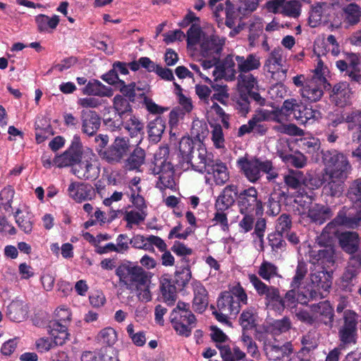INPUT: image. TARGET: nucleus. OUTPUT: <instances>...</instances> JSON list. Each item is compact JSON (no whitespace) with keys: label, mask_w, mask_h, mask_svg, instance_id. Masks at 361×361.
I'll use <instances>...</instances> for the list:
<instances>
[{"label":"nucleus","mask_w":361,"mask_h":361,"mask_svg":"<svg viewBox=\"0 0 361 361\" xmlns=\"http://www.w3.org/2000/svg\"><path fill=\"white\" fill-rule=\"evenodd\" d=\"M116 275L118 277L121 286L131 292H135L140 301L148 302L152 300L149 290L152 274L143 267L130 261L120 264L116 269Z\"/></svg>","instance_id":"nucleus-1"},{"label":"nucleus","mask_w":361,"mask_h":361,"mask_svg":"<svg viewBox=\"0 0 361 361\" xmlns=\"http://www.w3.org/2000/svg\"><path fill=\"white\" fill-rule=\"evenodd\" d=\"M109 137L107 135H96L94 142L96 150L100 158L111 165L121 164L127 158L132 149L130 140L127 137L117 136L108 145Z\"/></svg>","instance_id":"nucleus-2"},{"label":"nucleus","mask_w":361,"mask_h":361,"mask_svg":"<svg viewBox=\"0 0 361 361\" xmlns=\"http://www.w3.org/2000/svg\"><path fill=\"white\" fill-rule=\"evenodd\" d=\"M245 177L252 183L259 181L262 174H266L268 181L274 180L279 176L276 168L271 160L254 157L251 159L241 157L237 161Z\"/></svg>","instance_id":"nucleus-3"},{"label":"nucleus","mask_w":361,"mask_h":361,"mask_svg":"<svg viewBox=\"0 0 361 361\" xmlns=\"http://www.w3.org/2000/svg\"><path fill=\"white\" fill-rule=\"evenodd\" d=\"M212 153H208L205 146L199 144L197 159L195 161V171L212 174L216 185H222L228 180V173L225 164L219 159L214 161Z\"/></svg>","instance_id":"nucleus-4"},{"label":"nucleus","mask_w":361,"mask_h":361,"mask_svg":"<svg viewBox=\"0 0 361 361\" xmlns=\"http://www.w3.org/2000/svg\"><path fill=\"white\" fill-rule=\"evenodd\" d=\"M347 197L357 207L356 216H346L345 214L338 213L336 217L326 225V228L331 229L336 226L354 228L361 223V178L354 180L350 183L348 189Z\"/></svg>","instance_id":"nucleus-5"},{"label":"nucleus","mask_w":361,"mask_h":361,"mask_svg":"<svg viewBox=\"0 0 361 361\" xmlns=\"http://www.w3.org/2000/svg\"><path fill=\"white\" fill-rule=\"evenodd\" d=\"M169 320L176 334L186 338L191 335L197 324V319L190 310V303L182 301H178L171 311Z\"/></svg>","instance_id":"nucleus-6"},{"label":"nucleus","mask_w":361,"mask_h":361,"mask_svg":"<svg viewBox=\"0 0 361 361\" xmlns=\"http://www.w3.org/2000/svg\"><path fill=\"white\" fill-rule=\"evenodd\" d=\"M248 297L240 283L228 287V290L221 292L217 299V308L219 311L227 312L237 315L243 305L247 304Z\"/></svg>","instance_id":"nucleus-7"},{"label":"nucleus","mask_w":361,"mask_h":361,"mask_svg":"<svg viewBox=\"0 0 361 361\" xmlns=\"http://www.w3.org/2000/svg\"><path fill=\"white\" fill-rule=\"evenodd\" d=\"M325 173L331 178H347L351 170L347 157L336 149L322 151Z\"/></svg>","instance_id":"nucleus-8"},{"label":"nucleus","mask_w":361,"mask_h":361,"mask_svg":"<svg viewBox=\"0 0 361 361\" xmlns=\"http://www.w3.org/2000/svg\"><path fill=\"white\" fill-rule=\"evenodd\" d=\"M248 279L257 295L264 298L268 309L279 312L285 310L284 301L277 287L266 284L255 274H249Z\"/></svg>","instance_id":"nucleus-9"},{"label":"nucleus","mask_w":361,"mask_h":361,"mask_svg":"<svg viewBox=\"0 0 361 361\" xmlns=\"http://www.w3.org/2000/svg\"><path fill=\"white\" fill-rule=\"evenodd\" d=\"M357 319L358 315L355 311L346 310L344 311L342 317L336 320L335 326L338 329L340 348H344L348 345L356 343Z\"/></svg>","instance_id":"nucleus-10"},{"label":"nucleus","mask_w":361,"mask_h":361,"mask_svg":"<svg viewBox=\"0 0 361 361\" xmlns=\"http://www.w3.org/2000/svg\"><path fill=\"white\" fill-rule=\"evenodd\" d=\"M236 204L240 213L254 212L256 216L263 214L264 204L254 186L238 190Z\"/></svg>","instance_id":"nucleus-11"},{"label":"nucleus","mask_w":361,"mask_h":361,"mask_svg":"<svg viewBox=\"0 0 361 361\" xmlns=\"http://www.w3.org/2000/svg\"><path fill=\"white\" fill-rule=\"evenodd\" d=\"M71 320V312L65 307L55 310V319L50 321L49 332L56 345H63L68 338V324Z\"/></svg>","instance_id":"nucleus-12"},{"label":"nucleus","mask_w":361,"mask_h":361,"mask_svg":"<svg viewBox=\"0 0 361 361\" xmlns=\"http://www.w3.org/2000/svg\"><path fill=\"white\" fill-rule=\"evenodd\" d=\"M331 22L333 25H338L341 23L335 7L326 3H318L312 6L308 18V23L312 27H316L322 22Z\"/></svg>","instance_id":"nucleus-13"},{"label":"nucleus","mask_w":361,"mask_h":361,"mask_svg":"<svg viewBox=\"0 0 361 361\" xmlns=\"http://www.w3.org/2000/svg\"><path fill=\"white\" fill-rule=\"evenodd\" d=\"M83 146L80 137L75 135L68 149L59 155H56L53 163L59 168L78 165L82 161Z\"/></svg>","instance_id":"nucleus-14"},{"label":"nucleus","mask_w":361,"mask_h":361,"mask_svg":"<svg viewBox=\"0 0 361 361\" xmlns=\"http://www.w3.org/2000/svg\"><path fill=\"white\" fill-rule=\"evenodd\" d=\"M267 118L263 109H257L247 123L243 124L239 128L238 135L242 137L251 133L258 136L265 135L269 129V126L265 123L267 122Z\"/></svg>","instance_id":"nucleus-15"},{"label":"nucleus","mask_w":361,"mask_h":361,"mask_svg":"<svg viewBox=\"0 0 361 361\" xmlns=\"http://www.w3.org/2000/svg\"><path fill=\"white\" fill-rule=\"evenodd\" d=\"M283 109L286 115H293V117L300 124H305L315 118L316 111L295 99H286L283 103Z\"/></svg>","instance_id":"nucleus-16"},{"label":"nucleus","mask_w":361,"mask_h":361,"mask_svg":"<svg viewBox=\"0 0 361 361\" xmlns=\"http://www.w3.org/2000/svg\"><path fill=\"white\" fill-rule=\"evenodd\" d=\"M154 175H159V180L166 188H171L174 185L173 167L171 162L162 157H154V166L151 169Z\"/></svg>","instance_id":"nucleus-17"},{"label":"nucleus","mask_w":361,"mask_h":361,"mask_svg":"<svg viewBox=\"0 0 361 361\" xmlns=\"http://www.w3.org/2000/svg\"><path fill=\"white\" fill-rule=\"evenodd\" d=\"M198 139L197 142H195L190 137H183L179 142V152L183 162L190 164L195 170V161L197 159V149L200 142V134L197 132L195 134Z\"/></svg>","instance_id":"nucleus-18"},{"label":"nucleus","mask_w":361,"mask_h":361,"mask_svg":"<svg viewBox=\"0 0 361 361\" xmlns=\"http://www.w3.org/2000/svg\"><path fill=\"white\" fill-rule=\"evenodd\" d=\"M226 38L216 35L204 36L200 44V54L203 57L214 56L220 59Z\"/></svg>","instance_id":"nucleus-19"},{"label":"nucleus","mask_w":361,"mask_h":361,"mask_svg":"<svg viewBox=\"0 0 361 361\" xmlns=\"http://www.w3.org/2000/svg\"><path fill=\"white\" fill-rule=\"evenodd\" d=\"M130 244L135 249L144 250L150 252H154V246H156L159 251H164L167 245L160 237L150 235L145 237L142 235H135L130 240Z\"/></svg>","instance_id":"nucleus-20"},{"label":"nucleus","mask_w":361,"mask_h":361,"mask_svg":"<svg viewBox=\"0 0 361 361\" xmlns=\"http://www.w3.org/2000/svg\"><path fill=\"white\" fill-rule=\"evenodd\" d=\"M353 97L352 88L347 82L336 83L330 94V100L336 106L343 108L351 104Z\"/></svg>","instance_id":"nucleus-21"},{"label":"nucleus","mask_w":361,"mask_h":361,"mask_svg":"<svg viewBox=\"0 0 361 361\" xmlns=\"http://www.w3.org/2000/svg\"><path fill=\"white\" fill-rule=\"evenodd\" d=\"M355 261L357 266L348 265L342 275L341 288L345 292H352L354 286L358 283L360 266L361 265V255H354L350 258Z\"/></svg>","instance_id":"nucleus-22"},{"label":"nucleus","mask_w":361,"mask_h":361,"mask_svg":"<svg viewBox=\"0 0 361 361\" xmlns=\"http://www.w3.org/2000/svg\"><path fill=\"white\" fill-rule=\"evenodd\" d=\"M360 60L357 55L350 54L347 57V61L338 60L336 62V67L341 71L345 72L352 81L360 82L361 74L360 68Z\"/></svg>","instance_id":"nucleus-23"},{"label":"nucleus","mask_w":361,"mask_h":361,"mask_svg":"<svg viewBox=\"0 0 361 361\" xmlns=\"http://www.w3.org/2000/svg\"><path fill=\"white\" fill-rule=\"evenodd\" d=\"M310 308L315 317V320L320 321L329 327H333L334 310L329 301L324 300L312 304Z\"/></svg>","instance_id":"nucleus-24"},{"label":"nucleus","mask_w":361,"mask_h":361,"mask_svg":"<svg viewBox=\"0 0 361 361\" xmlns=\"http://www.w3.org/2000/svg\"><path fill=\"white\" fill-rule=\"evenodd\" d=\"M69 196L75 202H82L95 197V191L90 184L71 183L68 188Z\"/></svg>","instance_id":"nucleus-25"},{"label":"nucleus","mask_w":361,"mask_h":361,"mask_svg":"<svg viewBox=\"0 0 361 361\" xmlns=\"http://www.w3.org/2000/svg\"><path fill=\"white\" fill-rule=\"evenodd\" d=\"M81 130L88 135H94L101 126V118L94 111H82L81 112Z\"/></svg>","instance_id":"nucleus-26"},{"label":"nucleus","mask_w":361,"mask_h":361,"mask_svg":"<svg viewBox=\"0 0 361 361\" xmlns=\"http://www.w3.org/2000/svg\"><path fill=\"white\" fill-rule=\"evenodd\" d=\"M238 186L234 184L226 185L215 202L216 210H227L235 202H237Z\"/></svg>","instance_id":"nucleus-27"},{"label":"nucleus","mask_w":361,"mask_h":361,"mask_svg":"<svg viewBox=\"0 0 361 361\" xmlns=\"http://www.w3.org/2000/svg\"><path fill=\"white\" fill-rule=\"evenodd\" d=\"M319 81L314 79L307 80L302 88L300 89L302 98L310 102H316L324 95V89H326Z\"/></svg>","instance_id":"nucleus-28"},{"label":"nucleus","mask_w":361,"mask_h":361,"mask_svg":"<svg viewBox=\"0 0 361 361\" xmlns=\"http://www.w3.org/2000/svg\"><path fill=\"white\" fill-rule=\"evenodd\" d=\"M193 293L192 308L196 312L202 313L209 304L208 292L200 282H195L193 284Z\"/></svg>","instance_id":"nucleus-29"},{"label":"nucleus","mask_w":361,"mask_h":361,"mask_svg":"<svg viewBox=\"0 0 361 361\" xmlns=\"http://www.w3.org/2000/svg\"><path fill=\"white\" fill-rule=\"evenodd\" d=\"M307 216L311 221L322 225L332 216L331 208L324 204L314 203L311 204L307 211Z\"/></svg>","instance_id":"nucleus-30"},{"label":"nucleus","mask_w":361,"mask_h":361,"mask_svg":"<svg viewBox=\"0 0 361 361\" xmlns=\"http://www.w3.org/2000/svg\"><path fill=\"white\" fill-rule=\"evenodd\" d=\"M338 240L340 246L346 253L354 255L360 248V238L356 232L341 233Z\"/></svg>","instance_id":"nucleus-31"},{"label":"nucleus","mask_w":361,"mask_h":361,"mask_svg":"<svg viewBox=\"0 0 361 361\" xmlns=\"http://www.w3.org/2000/svg\"><path fill=\"white\" fill-rule=\"evenodd\" d=\"M160 291L164 302L173 305L177 299L178 287L171 279L162 276L160 280Z\"/></svg>","instance_id":"nucleus-32"},{"label":"nucleus","mask_w":361,"mask_h":361,"mask_svg":"<svg viewBox=\"0 0 361 361\" xmlns=\"http://www.w3.org/2000/svg\"><path fill=\"white\" fill-rule=\"evenodd\" d=\"M82 92L85 95H92L101 97H110L113 95V90L111 87L104 85L99 80L96 79L89 80L86 85L82 89Z\"/></svg>","instance_id":"nucleus-33"},{"label":"nucleus","mask_w":361,"mask_h":361,"mask_svg":"<svg viewBox=\"0 0 361 361\" xmlns=\"http://www.w3.org/2000/svg\"><path fill=\"white\" fill-rule=\"evenodd\" d=\"M293 345L290 342H286L283 345L269 344L265 348L266 355L269 360H280L289 356L293 353Z\"/></svg>","instance_id":"nucleus-34"},{"label":"nucleus","mask_w":361,"mask_h":361,"mask_svg":"<svg viewBox=\"0 0 361 361\" xmlns=\"http://www.w3.org/2000/svg\"><path fill=\"white\" fill-rule=\"evenodd\" d=\"M73 173L80 179L94 180L98 177L99 170L90 160L85 159L73 169Z\"/></svg>","instance_id":"nucleus-35"},{"label":"nucleus","mask_w":361,"mask_h":361,"mask_svg":"<svg viewBox=\"0 0 361 361\" xmlns=\"http://www.w3.org/2000/svg\"><path fill=\"white\" fill-rule=\"evenodd\" d=\"M235 59L237 62L238 70L241 73H247L257 70L261 66L259 57L255 54H250L247 57L236 56Z\"/></svg>","instance_id":"nucleus-36"},{"label":"nucleus","mask_w":361,"mask_h":361,"mask_svg":"<svg viewBox=\"0 0 361 361\" xmlns=\"http://www.w3.org/2000/svg\"><path fill=\"white\" fill-rule=\"evenodd\" d=\"M35 20L38 32L51 33L59 24L60 18L57 15L49 17L44 14H39L35 16Z\"/></svg>","instance_id":"nucleus-37"},{"label":"nucleus","mask_w":361,"mask_h":361,"mask_svg":"<svg viewBox=\"0 0 361 361\" xmlns=\"http://www.w3.org/2000/svg\"><path fill=\"white\" fill-rule=\"evenodd\" d=\"M145 152L140 147H136L123 161L124 166L130 171L138 169L145 162Z\"/></svg>","instance_id":"nucleus-38"},{"label":"nucleus","mask_w":361,"mask_h":361,"mask_svg":"<svg viewBox=\"0 0 361 361\" xmlns=\"http://www.w3.org/2000/svg\"><path fill=\"white\" fill-rule=\"evenodd\" d=\"M166 128L164 119L157 116L154 120L150 121L147 125V133L149 140L154 143L159 142Z\"/></svg>","instance_id":"nucleus-39"},{"label":"nucleus","mask_w":361,"mask_h":361,"mask_svg":"<svg viewBox=\"0 0 361 361\" xmlns=\"http://www.w3.org/2000/svg\"><path fill=\"white\" fill-rule=\"evenodd\" d=\"M311 281L318 290L329 292L332 284V276L327 271H318L311 274Z\"/></svg>","instance_id":"nucleus-40"},{"label":"nucleus","mask_w":361,"mask_h":361,"mask_svg":"<svg viewBox=\"0 0 361 361\" xmlns=\"http://www.w3.org/2000/svg\"><path fill=\"white\" fill-rule=\"evenodd\" d=\"M282 49L274 48L266 59L264 69L272 75L279 72L282 68Z\"/></svg>","instance_id":"nucleus-41"},{"label":"nucleus","mask_w":361,"mask_h":361,"mask_svg":"<svg viewBox=\"0 0 361 361\" xmlns=\"http://www.w3.org/2000/svg\"><path fill=\"white\" fill-rule=\"evenodd\" d=\"M26 314L27 310L20 301H12L7 306L6 315L13 322H22L25 319Z\"/></svg>","instance_id":"nucleus-42"},{"label":"nucleus","mask_w":361,"mask_h":361,"mask_svg":"<svg viewBox=\"0 0 361 361\" xmlns=\"http://www.w3.org/2000/svg\"><path fill=\"white\" fill-rule=\"evenodd\" d=\"M216 346L219 348L224 361L243 360L246 356L245 353L238 346H235L233 350H231V348L228 345H216Z\"/></svg>","instance_id":"nucleus-43"},{"label":"nucleus","mask_w":361,"mask_h":361,"mask_svg":"<svg viewBox=\"0 0 361 361\" xmlns=\"http://www.w3.org/2000/svg\"><path fill=\"white\" fill-rule=\"evenodd\" d=\"M257 274L259 278L261 277L266 281H270L272 279L281 277L278 267L275 264L265 259L259 265Z\"/></svg>","instance_id":"nucleus-44"},{"label":"nucleus","mask_w":361,"mask_h":361,"mask_svg":"<svg viewBox=\"0 0 361 361\" xmlns=\"http://www.w3.org/2000/svg\"><path fill=\"white\" fill-rule=\"evenodd\" d=\"M348 129L355 130L353 134L354 142H361V112L353 111L346 116Z\"/></svg>","instance_id":"nucleus-45"},{"label":"nucleus","mask_w":361,"mask_h":361,"mask_svg":"<svg viewBox=\"0 0 361 361\" xmlns=\"http://www.w3.org/2000/svg\"><path fill=\"white\" fill-rule=\"evenodd\" d=\"M103 122L105 126L111 131L120 129L124 123L123 117L112 110L111 107L107 109V112L104 113Z\"/></svg>","instance_id":"nucleus-46"},{"label":"nucleus","mask_w":361,"mask_h":361,"mask_svg":"<svg viewBox=\"0 0 361 361\" xmlns=\"http://www.w3.org/2000/svg\"><path fill=\"white\" fill-rule=\"evenodd\" d=\"M300 147L309 155L313 157L318 154L321 148V142L317 137H303L300 140Z\"/></svg>","instance_id":"nucleus-47"},{"label":"nucleus","mask_w":361,"mask_h":361,"mask_svg":"<svg viewBox=\"0 0 361 361\" xmlns=\"http://www.w3.org/2000/svg\"><path fill=\"white\" fill-rule=\"evenodd\" d=\"M347 178H331L329 177L327 184L324 189L326 194L331 197H339L344 189V182Z\"/></svg>","instance_id":"nucleus-48"},{"label":"nucleus","mask_w":361,"mask_h":361,"mask_svg":"<svg viewBox=\"0 0 361 361\" xmlns=\"http://www.w3.org/2000/svg\"><path fill=\"white\" fill-rule=\"evenodd\" d=\"M239 323L243 331L252 330L256 328V318L252 308H247L243 311L239 318Z\"/></svg>","instance_id":"nucleus-49"},{"label":"nucleus","mask_w":361,"mask_h":361,"mask_svg":"<svg viewBox=\"0 0 361 361\" xmlns=\"http://www.w3.org/2000/svg\"><path fill=\"white\" fill-rule=\"evenodd\" d=\"M131 102L120 94H116L113 99L112 110L123 117L124 115L132 112Z\"/></svg>","instance_id":"nucleus-50"},{"label":"nucleus","mask_w":361,"mask_h":361,"mask_svg":"<svg viewBox=\"0 0 361 361\" xmlns=\"http://www.w3.org/2000/svg\"><path fill=\"white\" fill-rule=\"evenodd\" d=\"M15 195V190L11 185L4 188L0 191V209H3L5 212H11L12 202Z\"/></svg>","instance_id":"nucleus-51"},{"label":"nucleus","mask_w":361,"mask_h":361,"mask_svg":"<svg viewBox=\"0 0 361 361\" xmlns=\"http://www.w3.org/2000/svg\"><path fill=\"white\" fill-rule=\"evenodd\" d=\"M303 172L299 170L290 169L284 176V183L291 189L296 190L302 185Z\"/></svg>","instance_id":"nucleus-52"},{"label":"nucleus","mask_w":361,"mask_h":361,"mask_svg":"<svg viewBox=\"0 0 361 361\" xmlns=\"http://www.w3.org/2000/svg\"><path fill=\"white\" fill-rule=\"evenodd\" d=\"M97 341L102 345L112 346L117 341L116 331L111 327H106L99 331Z\"/></svg>","instance_id":"nucleus-53"},{"label":"nucleus","mask_w":361,"mask_h":361,"mask_svg":"<svg viewBox=\"0 0 361 361\" xmlns=\"http://www.w3.org/2000/svg\"><path fill=\"white\" fill-rule=\"evenodd\" d=\"M243 218L238 222L240 231L243 233L250 232L255 229L257 219L254 212L240 213Z\"/></svg>","instance_id":"nucleus-54"},{"label":"nucleus","mask_w":361,"mask_h":361,"mask_svg":"<svg viewBox=\"0 0 361 361\" xmlns=\"http://www.w3.org/2000/svg\"><path fill=\"white\" fill-rule=\"evenodd\" d=\"M267 239L272 252H279L286 250V243L284 240V234L274 231L268 235Z\"/></svg>","instance_id":"nucleus-55"},{"label":"nucleus","mask_w":361,"mask_h":361,"mask_svg":"<svg viewBox=\"0 0 361 361\" xmlns=\"http://www.w3.org/2000/svg\"><path fill=\"white\" fill-rule=\"evenodd\" d=\"M124 127L128 130L131 137L144 133L143 123L132 114H130V118L125 122Z\"/></svg>","instance_id":"nucleus-56"},{"label":"nucleus","mask_w":361,"mask_h":361,"mask_svg":"<svg viewBox=\"0 0 361 361\" xmlns=\"http://www.w3.org/2000/svg\"><path fill=\"white\" fill-rule=\"evenodd\" d=\"M345 19L350 25L357 24L361 17V8L355 3L347 5L343 9Z\"/></svg>","instance_id":"nucleus-57"},{"label":"nucleus","mask_w":361,"mask_h":361,"mask_svg":"<svg viewBox=\"0 0 361 361\" xmlns=\"http://www.w3.org/2000/svg\"><path fill=\"white\" fill-rule=\"evenodd\" d=\"M190 268L183 267L175 272L174 279H172L179 290H182L191 279Z\"/></svg>","instance_id":"nucleus-58"},{"label":"nucleus","mask_w":361,"mask_h":361,"mask_svg":"<svg viewBox=\"0 0 361 361\" xmlns=\"http://www.w3.org/2000/svg\"><path fill=\"white\" fill-rule=\"evenodd\" d=\"M238 84L240 85L239 92L242 91L247 92L253 90V88L257 84V80L252 74L241 73L238 77Z\"/></svg>","instance_id":"nucleus-59"},{"label":"nucleus","mask_w":361,"mask_h":361,"mask_svg":"<svg viewBox=\"0 0 361 361\" xmlns=\"http://www.w3.org/2000/svg\"><path fill=\"white\" fill-rule=\"evenodd\" d=\"M283 161L288 166L297 169L304 167L307 164V159L302 153L288 154L282 157Z\"/></svg>","instance_id":"nucleus-60"},{"label":"nucleus","mask_w":361,"mask_h":361,"mask_svg":"<svg viewBox=\"0 0 361 361\" xmlns=\"http://www.w3.org/2000/svg\"><path fill=\"white\" fill-rule=\"evenodd\" d=\"M113 354V350L107 348H102L99 351H85L82 353L81 361H103L104 356Z\"/></svg>","instance_id":"nucleus-61"},{"label":"nucleus","mask_w":361,"mask_h":361,"mask_svg":"<svg viewBox=\"0 0 361 361\" xmlns=\"http://www.w3.org/2000/svg\"><path fill=\"white\" fill-rule=\"evenodd\" d=\"M119 90L122 93L121 96L130 100L131 102H135L136 90H140V88L137 87L135 82H131L126 85L123 80H119Z\"/></svg>","instance_id":"nucleus-62"},{"label":"nucleus","mask_w":361,"mask_h":361,"mask_svg":"<svg viewBox=\"0 0 361 361\" xmlns=\"http://www.w3.org/2000/svg\"><path fill=\"white\" fill-rule=\"evenodd\" d=\"M267 229V220L265 218L259 217L257 219L256 227L252 233L253 237H256L259 240V245L262 250H264V235Z\"/></svg>","instance_id":"nucleus-63"},{"label":"nucleus","mask_w":361,"mask_h":361,"mask_svg":"<svg viewBox=\"0 0 361 361\" xmlns=\"http://www.w3.org/2000/svg\"><path fill=\"white\" fill-rule=\"evenodd\" d=\"M126 331L133 343L138 347H142L146 343V333L143 331L135 332L134 326L130 324L127 326Z\"/></svg>","instance_id":"nucleus-64"}]
</instances>
